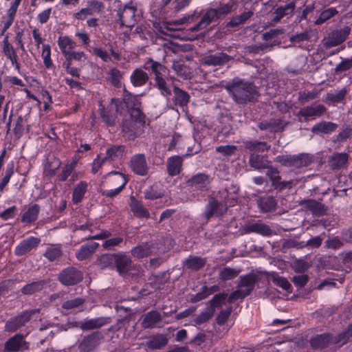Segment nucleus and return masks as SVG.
<instances>
[{
  "label": "nucleus",
  "mask_w": 352,
  "mask_h": 352,
  "mask_svg": "<svg viewBox=\"0 0 352 352\" xmlns=\"http://www.w3.org/2000/svg\"><path fill=\"white\" fill-rule=\"evenodd\" d=\"M352 337V323L349 326L348 329L336 336H332L331 342L340 346L345 344L349 338Z\"/></svg>",
  "instance_id": "obj_55"
},
{
  "label": "nucleus",
  "mask_w": 352,
  "mask_h": 352,
  "mask_svg": "<svg viewBox=\"0 0 352 352\" xmlns=\"http://www.w3.org/2000/svg\"><path fill=\"white\" fill-rule=\"evenodd\" d=\"M270 162L264 155H261L257 153L250 154L249 165L256 169H267L270 165Z\"/></svg>",
  "instance_id": "obj_34"
},
{
  "label": "nucleus",
  "mask_w": 352,
  "mask_h": 352,
  "mask_svg": "<svg viewBox=\"0 0 352 352\" xmlns=\"http://www.w3.org/2000/svg\"><path fill=\"white\" fill-rule=\"evenodd\" d=\"M351 69H352V58H342V61L335 67L334 72L336 75H339Z\"/></svg>",
  "instance_id": "obj_61"
},
{
  "label": "nucleus",
  "mask_w": 352,
  "mask_h": 352,
  "mask_svg": "<svg viewBox=\"0 0 352 352\" xmlns=\"http://www.w3.org/2000/svg\"><path fill=\"white\" fill-rule=\"evenodd\" d=\"M99 244L96 242L82 245L80 248L76 252V258L78 261H83L89 258L97 250Z\"/></svg>",
  "instance_id": "obj_32"
},
{
  "label": "nucleus",
  "mask_w": 352,
  "mask_h": 352,
  "mask_svg": "<svg viewBox=\"0 0 352 352\" xmlns=\"http://www.w3.org/2000/svg\"><path fill=\"white\" fill-rule=\"evenodd\" d=\"M41 242L39 238L30 236L22 241L15 248L14 254L18 256H21L30 252L32 250L38 247Z\"/></svg>",
  "instance_id": "obj_19"
},
{
  "label": "nucleus",
  "mask_w": 352,
  "mask_h": 352,
  "mask_svg": "<svg viewBox=\"0 0 352 352\" xmlns=\"http://www.w3.org/2000/svg\"><path fill=\"white\" fill-rule=\"evenodd\" d=\"M230 97L237 105L245 106L258 101L260 96L258 87L254 83L234 78L224 85Z\"/></svg>",
  "instance_id": "obj_1"
},
{
  "label": "nucleus",
  "mask_w": 352,
  "mask_h": 352,
  "mask_svg": "<svg viewBox=\"0 0 352 352\" xmlns=\"http://www.w3.org/2000/svg\"><path fill=\"white\" fill-rule=\"evenodd\" d=\"M145 125L138 122L124 120L122 124V133L128 140H134L144 132Z\"/></svg>",
  "instance_id": "obj_12"
},
{
  "label": "nucleus",
  "mask_w": 352,
  "mask_h": 352,
  "mask_svg": "<svg viewBox=\"0 0 352 352\" xmlns=\"http://www.w3.org/2000/svg\"><path fill=\"white\" fill-rule=\"evenodd\" d=\"M274 161L283 166L300 168L309 166L312 162V156L307 153L283 155L277 156Z\"/></svg>",
  "instance_id": "obj_5"
},
{
  "label": "nucleus",
  "mask_w": 352,
  "mask_h": 352,
  "mask_svg": "<svg viewBox=\"0 0 352 352\" xmlns=\"http://www.w3.org/2000/svg\"><path fill=\"white\" fill-rule=\"evenodd\" d=\"M58 45L63 56L73 50L76 46V42L67 36H60L58 40Z\"/></svg>",
  "instance_id": "obj_52"
},
{
  "label": "nucleus",
  "mask_w": 352,
  "mask_h": 352,
  "mask_svg": "<svg viewBox=\"0 0 352 352\" xmlns=\"http://www.w3.org/2000/svg\"><path fill=\"white\" fill-rule=\"evenodd\" d=\"M277 204L276 199L272 196L265 195L257 199L258 208L264 213L276 210Z\"/></svg>",
  "instance_id": "obj_27"
},
{
  "label": "nucleus",
  "mask_w": 352,
  "mask_h": 352,
  "mask_svg": "<svg viewBox=\"0 0 352 352\" xmlns=\"http://www.w3.org/2000/svg\"><path fill=\"white\" fill-rule=\"evenodd\" d=\"M206 258L197 256H190L184 261V265L192 271H198L203 268L206 263Z\"/></svg>",
  "instance_id": "obj_41"
},
{
  "label": "nucleus",
  "mask_w": 352,
  "mask_h": 352,
  "mask_svg": "<svg viewBox=\"0 0 352 352\" xmlns=\"http://www.w3.org/2000/svg\"><path fill=\"white\" fill-rule=\"evenodd\" d=\"M104 336L99 331L83 336L77 342L79 352H95L104 342Z\"/></svg>",
  "instance_id": "obj_3"
},
{
  "label": "nucleus",
  "mask_w": 352,
  "mask_h": 352,
  "mask_svg": "<svg viewBox=\"0 0 352 352\" xmlns=\"http://www.w3.org/2000/svg\"><path fill=\"white\" fill-rule=\"evenodd\" d=\"M109 80L111 82V85L116 87H121V79L122 78V75L119 69L116 67L111 68L109 72Z\"/></svg>",
  "instance_id": "obj_57"
},
{
  "label": "nucleus",
  "mask_w": 352,
  "mask_h": 352,
  "mask_svg": "<svg viewBox=\"0 0 352 352\" xmlns=\"http://www.w3.org/2000/svg\"><path fill=\"white\" fill-rule=\"evenodd\" d=\"M349 155L346 153H334L328 158L329 166L332 170H338L346 166Z\"/></svg>",
  "instance_id": "obj_23"
},
{
  "label": "nucleus",
  "mask_w": 352,
  "mask_h": 352,
  "mask_svg": "<svg viewBox=\"0 0 352 352\" xmlns=\"http://www.w3.org/2000/svg\"><path fill=\"white\" fill-rule=\"evenodd\" d=\"M172 69L175 72L178 76L184 80H189L193 77L190 68L179 61L173 62Z\"/></svg>",
  "instance_id": "obj_42"
},
{
  "label": "nucleus",
  "mask_w": 352,
  "mask_h": 352,
  "mask_svg": "<svg viewBox=\"0 0 352 352\" xmlns=\"http://www.w3.org/2000/svg\"><path fill=\"white\" fill-rule=\"evenodd\" d=\"M63 255V251L60 245H52L47 248L43 256L51 262L59 259Z\"/></svg>",
  "instance_id": "obj_49"
},
{
  "label": "nucleus",
  "mask_w": 352,
  "mask_h": 352,
  "mask_svg": "<svg viewBox=\"0 0 352 352\" xmlns=\"http://www.w3.org/2000/svg\"><path fill=\"white\" fill-rule=\"evenodd\" d=\"M132 260L130 256L124 253L115 254L116 269L120 274L128 273L131 270Z\"/></svg>",
  "instance_id": "obj_22"
},
{
  "label": "nucleus",
  "mask_w": 352,
  "mask_h": 352,
  "mask_svg": "<svg viewBox=\"0 0 352 352\" xmlns=\"http://www.w3.org/2000/svg\"><path fill=\"white\" fill-rule=\"evenodd\" d=\"M154 245L149 243H143L133 248L131 252L133 257L137 258H142L149 256L153 254Z\"/></svg>",
  "instance_id": "obj_31"
},
{
  "label": "nucleus",
  "mask_w": 352,
  "mask_h": 352,
  "mask_svg": "<svg viewBox=\"0 0 352 352\" xmlns=\"http://www.w3.org/2000/svg\"><path fill=\"white\" fill-rule=\"evenodd\" d=\"M299 204L305 209L309 210L316 217L324 216L328 210L327 206L314 199H303Z\"/></svg>",
  "instance_id": "obj_17"
},
{
  "label": "nucleus",
  "mask_w": 352,
  "mask_h": 352,
  "mask_svg": "<svg viewBox=\"0 0 352 352\" xmlns=\"http://www.w3.org/2000/svg\"><path fill=\"white\" fill-rule=\"evenodd\" d=\"M214 316V314L212 313V308H208L206 307L204 311H203L201 313H200L194 320L193 322L196 324H202L208 321H209L212 316Z\"/></svg>",
  "instance_id": "obj_59"
},
{
  "label": "nucleus",
  "mask_w": 352,
  "mask_h": 352,
  "mask_svg": "<svg viewBox=\"0 0 352 352\" xmlns=\"http://www.w3.org/2000/svg\"><path fill=\"white\" fill-rule=\"evenodd\" d=\"M154 87L157 88L160 91V94L166 98H169L172 95L170 86L167 83L166 77L155 80Z\"/></svg>",
  "instance_id": "obj_54"
},
{
  "label": "nucleus",
  "mask_w": 352,
  "mask_h": 352,
  "mask_svg": "<svg viewBox=\"0 0 352 352\" xmlns=\"http://www.w3.org/2000/svg\"><path fill=\"white\" fill-rule=\"evenodd\" d=\"M338 14V11L334 8L326 9L320 13L319 17L316 20L315 24L321 25Z\"/></svg>",
  "instance_id": "obj_56"
},
{
  "label": "nucleus",
  "mask_w": 352,
  "mask_h": 352,
  "mask_svg": "<svg viewBox=\"0 0 352 352\" xmlns=\"http://www.w3.org/2000/svg\"><path fill=\"white\" fill-rule=\"evenodd\" d=\"M131 170L140 176L148 175L149 167L144 154L138 153L133 155L129 162Z\"/></svg>",
  "instance_id": "obj_14"
},
{
  "label": "nucleus",
  "mask_w": 352,
  "mask_h": 352,
  "mask_svg": "<svg viewBox=\"0 0 352 352\" xmlns=\"http://www.w3.org/2000/svg\"><path fill=\"white\" fill-rule=\"evenodd\" d=\"M38 312V309L22 311L20 314L10 318L6 322L5 331L11 333L16 331L21 327H24L32 319V317Z\"/></svg>",
  "instance_id": "obj_8"
},
{
  "label": "nucleus",
  "mask_w": 352,
  "mask_h": 352,
  "mask_svg": "<svg viewBox=\"0 0 352 352\" xmlns=\"http://www.w3.org/2000/svg\"><path fill=\"white\" fill-rule=\"evenodd\" d=\"M254 14L252 10L244 12L242 14L233 16L230 21L227 23L228 28H236L240 25L244 24L248 19H250Z\"/></svg>",
  "instance_id": "obj_46"
},
{
  "label": "nucleus",
  "mask_w": 352,
  "mask_h": 352,
  "mask_svg": "<svg viewBox=\"0 0 352 352\" xmlns=\"http://www.w3.org/2000/svg\"><path fill=\"white\" fill-rule=\"evenodd\" d=\"M83 279L81 271L74 267L63 270L58 276V280L65 286H72L78 284Z\"/></svg>",
  "instance_id": "obj_10"
},
{
  "label": "nucleus",
  "mask_w": 352,
  "mask_h": 352,
  "mask_svg": "<svg viewBox=\"0 0 352 352\" xmlns=\"http://www.w3.org/2000/svg\"><path fill=\"white\" fill-rule=\"evenodd\" d=\"M289 124L280 119H270L263 121L258 124L261 131H269L271 133H278L284 131L285 127Z\"/></svg>",
  "instance_id": "obj_20"
},
{
  "label": "nucleus",
  "mask_w": 352,
  "mask_h": 352,
  "mask_svg": "<svg viewBox=\"0 0 352 352\" xmlns=\"http://www.w3.org/2000/svg\"><path fill=\"white\" fill-rule=\"evenodd\" d=\"M328 113L327 108L322 103L314 102L302 107L296 116L300 122L315 120L324 116Z\"/></svg>",
  "instance_id": "obj_4"
},
{
  "label": "nucleus",
  "mask_w": 352,
  "mask_h": 352,
  "mask_svg": "<svg viewBox=\"0 0 352 352\" xmlns=\"http://www.w3.org/2000/svg\"><path fill=\"white\" fill-rule=\"evenodd\" d=\"M128 180L124 175L119 172L110 173L107 178V184L112 189L100 190V193L107 197L112 198L118 195L124 188Z\"/></svg>",
  "instance_id": "obj_6"
},
{
  "label": "nucleus",
  "mask_w": 352,
  "mask_h": 352,
  "mask_svg": "<svg viewBox=\"0 0 352 352\" xmlns=\"http://www.w3.org/2000/svg\"><path fill=\"white\" fill-rule=\"evenodd\" d=\"M129 206L133 214L138 218H149L150 213L135 197L131 196Z\"/></svg>",
  "instance_id": "obj_35"
},
{
  "label": "nucleus",
  "mask_w": 352,
  "mask_h": 352,
  "mask_svg": "<svg viewBox=\"0 0 352 352\" xmlns=\"http://www.w3.org/2000/svg\"><path fill=\"white\" fill-rule=\"evenodd\" d=\"M258 277L254 273H250L240 277L238 287L243 289V291L249 296L254 289L255 284L258 282Z\"/></svg>",
  "instance_id": "obj_24"
},
{
  "label": "nucleus",
  "mask_w": 352,
  "mask_h": 352,
  "mask_svg": "<svg viewBox=\"0 0 352 352\" xmlns=\"http://www.w3.org/2000/svg\"><path fill=\"white\" fill-rule=\"evenodd\" d=\"M243 146L248 150L250 154L256 153V152L267 151L270 148V146L265 142L248 140L243 142Z\"/></svg>",
  "instance_id": "obj_37"
},
{
  "label": "nucleus",
  "mask_w": 352,
  "mask_h": 352,
  "mask_svg": "<svg viewBox=\"0 0 352 352\" xmlns=\"http://www.w3.org/2000/svg\"><path fill=\"white\" fill-rule=\"evenodd\" d=\"M266 176L271 181L272 186L278 191H282L287 188L291 189L298 183L297 180L281 181L279 170L272 166L267 169Z\"/></svg>",
  "instance_id": "obj_9"
},
{
  "label": "nucleus",
  "mask_w": 352,
  "mask_h": 352,
  "mask_svg": "<svg viewBox=\"0 0 352 352\" xmlns=\"http://www.w3.org/2000/svg\"><path fill=\"white\" fill-rule=\"evenodd\" d=\"M347 92V89L345 87L339 91L329 92L325 96V101L331 103L342 102L344 104Z\"/></svg>",
  "instance_id": "obj_45"
},
{
  "label": "nucleus",
  "mask_w": 352,
  "mask_h": 352,
  "mask_svg": "<svg viewBox=\"0 0 352 352\" xmlns=\"http://www.w3.org/2000/svg\"><path fill=\"white\" fill-rule=\"evenodd\" d=\"M232 311V308L231 306H229L226 309L221 310L218 314V315L216 318L217 323L220 326L223 325L226 322V321L228 320L229 317L230 316Z\"/></svg>",
  "instance_id": "obj_64"
},
{
  "label": "nucleus",
  "mask_w": 352,
  "mask_h": 352,
  "mask_svg": "<svg viewBox=\"0 0 352 352\" xmlns=\"http://www.w3.org/2000/svg\"><path fill=\"white\" fill-rule=\"evenodd\" d=\"M295 8L296 3L294 1H292L285 6H279L275 10L274 14L276 16L274 21H279L283 16L292 14Z\"/></svg>",
  "instance_id": "obj_47"
},
{
  "label": "nucleus",
  "mask_w": 352,
  "mask_h": 352,
  "mask_svg": "<svg viewBox=\"0 0 352 352\" xmlns=\"http://www.w3.org/2000/svg\"><path fill=\"white\" fill-rule=\"evenodd\" d=\"M217 19H218V17L216 10L214 8L208 9L202 16L201 21L197 24L190 28V30L192 32H196L204 29L210 23L216 21Z\"/></svg>",
  "instance_id": "obj_26"
},
{
  "label": "nucleus",
  "mask_w": 352,
  "mask_h": 352,
  "mask_svg": "<svg viewBox=\"0 0 352 352\" xmlns=\"http://www.w3.org/2000/svg\"><path fill=\"white\" fill-rule=\"evenodd\" d=\"M320 91L318 90H312L310 91H300L298 94V101L301 104L308 102L309 100H316L319 97Z\"/></svg>",
  "instance_id": "obj_58"
},
{
  "label": "nucleus",
  "mask_w": 352,
  "mask_h": 352,
  "mask_svg": "<svg viewBox=\"0 0 352 352\" xmlns=\"http://www.w3.org/2000/svg\"><path fill=\"white\" fill-rule=\"evenodd\" d=\"M351 27L345 26L340 30L332 31L326 38L324 46L326 48H331L338 46L345 41L350 34Z\"/></svg>",
  "instance_id": "obj_13"
},
{
  "label": "nucleus",
  "mask_w": 352,
  "mask_h": 352,
  "mask_svg": "<svg viewBox=\"0 0 352 352\" xmlns=\"http://www.w3.org/2000/svg\"><path fill=\"white\" fill-rule=\"evenodd\" d=\"M149 284L155 290H162L164 289L165 284L170 280V275L166 272L160 273L157 275H153L149 278Z\"/></svg>",
  "instance_id": "obj_33"
},
{
  "label": "nucleus",
  "mask_w": 352,
  "mask_h": 352,
  "mask_svg": "<svg viewBox=\"0 0 352 352\" xmlns=\"http://www.w3.org/2000/svg\"><path fill=\"white\" fill-rule=\"evenodd\" d=\"M234 199L230 197L228 190L223 188L218 192L216 197L209 196L204 217L207 221L214 216L221 217L227 212L228 208L234 204Z\"/></svg>",
  "instance_id": "obj_2"
},
{
  "label": "nucleus",
  "mask_w": 352,
  "mask_h": 352,
  "mask_svg": "<svg viewBox=\"0 0 352 352\" xmlns=\"http://www.w3.org/2000/svg\"><path fill=\"white\" fill-rule=\"evenodd\" d=\"M47 284V281L45 280H39L34 281L24 285L21 292L23 295H33L37 292H41Z\"/></svg>",
  "instance_id": "obj_36"
},
{
  "label": "nucleus",
  "mask_w": 352,
  "mask_h": 352,
  "mask_svg": "<svg viewBox=\"0 0 352 352\" xmlns=\"http://www.w3.org/2000/svg\"><path fill=\"white\" fill-rule=\"evenodd\" d=\"M142 68L144 70L151 71V72L154 74V81L166 77L168 71L165 65L154 60L151 58H148L145 60Z\"/></svg>",
  "instance_id": "obj_16"
},
{
  "label": "nucleus",
  "mask_w": 352,
  "mask_h": 352,
  "mask_svg": "<svg viewBox=\"0 0 352 352\" xmlns=\"http://www.w3.org/2000/svg\"><path fill=\"white\" fill-rule=\"evenodd\" d=\"M162 321V316L161 314L156 310H152L145 314L142 322V326L144 329H151Z\"/></svg>",
  "instance_id": "obj_30"
},
{
  "label": "nucleus",
  "mask_w": 352,
  "mask_h": 352,
  "mask_svg": "<svg viewBox=\"0 0 352 352\" xmlns=\"http://www.w3.org/2000/svg\"><path fill=\"white\" fill-rule=\"evenodd\" d=\"M85 302V300L82 298H75L64 302L62 304L61 307L63 309L68 311L82 305Z\"/></svg>",
  "instance_id": "obj_62"
},
{
  "label": "nucleus",
  "mask_w": 352,
  "mask_h": 352,
  "mask_svg": "<svg viewBox=\"0 0 352 352\" xmlns=\"http://www.w3.org/2000/svg\"><path fill=\"white\" fill-rule=\"evenodd\" d=\"M240 272L241 270L226 267L220 270L219 273V279L221 281L232 280L237 277Z\"/></svg>",
  "instance_id": "obj_53"
},
{
  "label": "nucleus",
  "mask_w": 352,
  "mask_h": 352,
  "mask_svg": "<svg viewBox=\"0 0 352 352\" xmlns=\"http://www.w3.org/2000/svg\"><path fill=\"white\" fill-rule=\"evenodd\" d=\"M115 254H104L101 255L96 259L95 265L101 270L106 268L114 269Z\"/></svg>",
  "instance_id": "obj_40"
},
{
  "label": "nucleus",
  "mask_w": 352,
  "mask_h": 352,
  "mask_svg": "<svg viewBox=\"0 0 352 352\" xmlns=\"http://www.w3.org/2000/svg\"><path fill=\"white\" fill-rule=\"evenodd\" d=\"M183 157L179 155H175L168 158L166 168L168 174L171 176L178 175L182 170Z\"/></svg>",
  "instance_id": "obj_25"
},
{
  "label": "nucleus",
  "mask_w": 352,
  "mask_h": 352,
  "mask_svg": "<svg viewBox=\"0 0 352 352\" xmlns=\"http://www.w3.org/2000/svg\"><path fill=\"white\" fill-rule=\"evenodd\" d=\"M173 102L176 106L184 107L186 106L190 100V96L187 91L175 86L173 87Z\"/></svg>",
  "instance_id": "obj_39"
},
{
  "label": "nucleus",
  "mask_w": 352,
  "mask_h": 352,
  "mask_svg": "<svg viewBox=\"0 0 352 352\" xmlns=\"http://www.w3.org/2000/svg\"><path fill=\"white\" fill-rule=\"evenodd\" d=\"M338 128V124L332 122L322 121L317 123L311 128V132L314 134L324 133L328 134L335 131Z\"/></svg>",
  "instance_id": "obj_38"
},
{
  "label": "nucleus",
  "mask_w": 352,
  "mask_h": 352,
  "mask_svg": "<svg viewBox=\"0 0 352 352\" xmlns=\"http://www.w3.org/2000/svg\"><path fill=\"white\" fill-rule=\"evenodd\" d=\"M87 190V183L82 181L74 188L72 195V201L75 204H79L82 200Z\"/></svg>",
  "instance_id": "obj_51"
},
{
  "label": "nucleus",
  "mask_w": 352,
  "mask_h": 352,
  "mask_svg": "<svg viewBox=\"0 0 352 352\" xmlns=\"http://www.w3.org/2000/svg\"><path fill=\"white\" fill-rule=\"evenodd\" d=\"M28 349L29 343L24 340L22 334L17 333L6 342L4 352H18Z\"/></svg>",
  "instance_id": "obj_15"
},
{
  "label": "nucleus",
  "mask_w": 352,
  "mask_h": 352,
  "mask_svg": "<svg viewBox=\"0 0 352 352\" xmlns=\"http://www.w3.org/2000/svg\"><path fill=\"white\" fill-rule=\"evenodd\" d=\"M186 183L189 186L195 187L198 190H204L210 183V177L205 173H198L190 177Z\"/></svg>",
  "instance_id": "obj_29"
},
{
  "label": "nucleus",
  "mask_w": 352,
  "mask_h": 352,
  "mask_svg": "<svg viewBox=\"0 0 352 352\" xmlns=\"http://www.w3.org/2000/svg\"><path fill=\"white\" fill-rule=\"evenodd\" d=\"M241 232L245 234L256 233L265 237H269L273 234H276V232H274L269 225L265 223L260 219L248 220L241 227Z\"/></svg>",
  "instance_id": "obj_7"
},
{
  "label": "nucleus",
  "mask_w": 352,
  "mask_h": 352,
  "mask_svg": "<svg viewBox=\"0 0 352 352\" xmlns=\"http://www.w3.org/2000/svg\"><path fill=\"white\" fill-rule=\"evenodd\" d=\"M136 10L137 9L134 6L126 5L123 10L118 13L121 25L126 27H133L136 23Z\"/></svg>",
  "instance_id": "obj_21"
},
{
  "label": "nucleus",
  "mask_w": 352,
  "mask_h": 352,
  "mask_svg": "<svg viewBox=\"0 0 352 352\" xmlns=\"http://www.w3.org/2000/svg\"><path fill=\"white\" fill-rule=\"evenodd\" d=\"M234 58L224 52H217L202 56L200 64L208 67H221L232 60Z\"/></svg>",
  "instance_id": "obj_11"
},
{
  "label": "nucleus",
  "mask_w": 352,
  "mask_h": 352,
  "mask_svg": "<svg viewBox=\"0 0 352 352\" xmlns=\"http://www.w3.org/2000/svg\"><path fill=\"white\" fill-rule=\"evenodd\" d=\"M131 121L138 122L139 124H146L145 116L143 112L138 107L131 108L129 110Z\"/></svg>",
  "instance_id": "obj_60"
},
{
  "label": "nucleus",
  "mask_w": 352,
  "mask_h": 352,
  "mask_svg": "<svg viewBox=\"0 0 352 352\" xmlns=\"http://www.w3.org/2000/svg\"><path fill=\"white\" fill-rule=\"evenodd\" d=\"M40 212V206L35 204L28 208L21 217V222L32 223L37 220Z\"/></svg>",
  "instance_id": "obj_43"
},
{
  "label": "nucleus",
  "mask_w": 352,
  "mask_h": 352,
  "mask_svg": "<svg viewBox=\"0 0 352 352\" xmlns=\"http://www.w3.org/2000/svg\"><path fill=\"white\" fill-rule=\"evenodd\" d=\"M130 80L135 87H143L149 80V75L142 68H136L131 73Z\"/></svg>",
  "instance_id": "obj_28"
},
{
  "label": "nucleus",
  "mask_w": 352,
  "mask_h": 352,
  "mask_svg": "<svg viewBox=\"0 0 352 352\" xmlns=\"http://www.w3.org/2000/svg\"><path fill=\"white\" fill-rule=\"evenodd\" d=\"M168 339L165 335L158 334L151 338L147 342L146 346L151 349H160L166 346Z\"/></svg>",
  "instance_id": "obj_50"
},
{
  "label": "nucleus",
  "mask_w": 352,
  "mask_h": 352,
  "mask_svg": "<svg viewBox=\"0 0 352 352\" xmlns=\"http://www.w3.org/2000/svg\"><path fill=\"white\" fill-rule=\"evenodd\" d=\"M111 322V320L109 317H99L80 322L76 327H79L82 331H91L100 329Z\"/></svg>",
  "instance_id": "obj_18"
},
{
  "label": "nucleus",
  "mask_w": 352,
  "mask_h": 352,
  "mask_svg": "<svg viewBox=\"0 0 352 352\" xmlns=\"http://www.w3.org/2000/svg\"><path fill=\"white\" fill-rule=\"evenodd\" d=\"M228 296V294L225 292L215 294L212 298L208 302L209 306L207 307L212 308V313L214 314L216 308H221L226 304Z\"/></svg>",
  "instance_id": "obj_48"
},
{
  "label": "nucleus",
  "mask_w": 352,
  "mask_h": 352,
  "mask_svg": "<svg viewBox=\"0 0 352 352\" xmlns=\"http://www.w3.org/2000/svg\"><path fill=\"white\" fill-rule=\"evenodd\" d=\"M42 58L43 63L46 68L50 69L53 66L52 60L51 59V48L49 45H43Z\"/></svg>",
  "instance_id": "obj_63"
},
{
  "label": "nucleus",
  "mask_w": 352,
  "mask_h": 352,
  "mask_svg": "<svg viewBox=\"0 0 352 352\" xmlns=\"http://www.w3.org/2000/svg\"><path fill=\"white\" fill-rule=\"evenodd\" d=\"M332 336L329 334L318 335L310 340L311 346L315 349H324L332 343Z\"/></svg>",
  "instance_id": "obj_44"
}]
</instances>
